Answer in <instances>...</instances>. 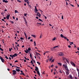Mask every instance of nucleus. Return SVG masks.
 <instances>
[{"mask_svg":"<svg viewBox=\"0 0 79 79\" xmlns=\"http://www.w3.org/2000/svg\"><path fill=\"white\" fill-rule=\"evenodd\" d=\"M58 64L60 65V66H62V64L61 63H58Z\"/></svg>","mask_w":79,"mask_h":79,"instance_id":"a878e982","label":"nucleus"},{"mask_svg":"<svg viewBox=\"0 0 79 79\" xmlns=\"http://www.w3.org/2000/svg\"><path fill=\"white\" fill-rule=\"evenodd\" d=\"M56 40V37H55L54 38H53L52 40L54 41Z\"/></svg>","mask_w":79,"mask_h":79,"instance_id":"412c9836","label":"nucleus"},{"mask_svg":"<svg viewBox=\"0 0 79 79\" xmlns=\"http://www.w3.org/2000/svg\"><path fill=\"white\" fill-rule=\"evenodd\" d=\"M12 72H13L12 73L13 75H15L16 74V71L15 70H13L12 71Z\"/></svg>","mask_w":79,"mask_h":79,"instance_id":"7ed1b4c3","label":"nucleus"},{"mask_svg":"<svg viewBox=\"0 0 79 79\" xmlns=\"http://www.w3.org/2000/svg\"><path fill=\"white\" fill-rule=\"evenodd\" d=\"M0 50H1V51H3V49L2 48H0Z\"/></svg>","mask_w":79,"mask_h":79,"instance_id":"e433bc0d","label":"nucleus"},{"mask_svg":"<svg viewBox=\"0 0 79 79\" xmlns=\"http://www.w3.org/2000/svg\"><path fill=\"white\" fill-rule=\"evenodd\" d=\"M59 72L60 73H61V74H62V72L61 71V70H60Z\"/></svg>","mask_w":79,"mask_h":79,"instance_id":"b1692460","label":"nucleus"},{"mask_svg":"<svg viewBox=\"0 0 79 79\" xmlns=\"http://www.w3.org/2000/svg\"><path fill=\"white\" fill-rule=\"evenodd\" d=\"M64 68L67 71H69V69H68V67H67V65H66L65 66H64Z\"/></svg>","mask_w":79,"mask_h":79,"instance_id":"39448f33","label":"nucleus"},{"mask_svg":"<svg viewBox=\"0 0 79 79\" xmlns=\"http://www.w3.org/2000/svg\"><path fill=\"white\" fill-rule=\"evenodd\" d=\"M68 47L69 48H71V46H70V45H68Z\"/></svg>","mask_w":79,"mask_h":79,"instance_id":"864d4df0","label":"nucleus"},{"mask_svg":"<svg viewBox=\"0 0 79 79\" xmlns=\"http://www.w3.org/2000/svg\"><path fill=\"white\" fill-rule=\"evenodd\" d=\"M0 59L2 63H4V62L5 61V59H3V57H1V56H0Z\"/></svg>","mask_w":79,"mask_h":79,"instance_id":"f03ea898","label":"nucleus"},{"mask_svg":"<svg viewBox=\"0 0 79 79\" xmlns=\"http://www.w3.org/2000/svg\"><path fill=\"white\" fill-rule=\"evenodd\" d=\"M27 3L28 4V5H29V3H30V2H29V1H27Z\"/></svg>","mask_w":79,"mask_h":79,"instance_id":"4c0bfd02","label":"nucleus"},{"mask_svg":"<svg viewBox=\"0 0 79 79\" xmlns=\"http://www.w3.org/2000/svg\"><path fill=\"white\" fill-rule=\"evenodd\" d=\"M16 71H17V72H19L20 71V70L19 69H16Z\"/></svg>","mask_w":79,"mask_h":79,"instance_id":"4468645a","label":"nucleus"},{"mask_svg":"<svg viewBox=\"0 0 79 79\" xmlns=\"http://www.w3.org/2000/svg\"><path fill=\"white\" fill-rule=\"evenodd\" d=\"M64 39H66L67 40V41H68L69 40V39H68L66 37H64Z\"/></svg>","mask_w":79,"mask_h":79,"instance_id":"6ab92c4d","label":"nucleus"},{"mask_svg":"<svg viewBox=\"0 0 79 79\" xmlns=\"http://www.w3.org/2000/svg\"><path fill=\"white\" fill-rule=\"evenodd\" d=\"M70 43V44H73V42H69Z\"/></svg>","mask_w":79,"mask_h":79,"instance_id":"052dcab7","label":"nucleus"},{"mask_svg":"<svg viewBox=\"0 0 79 79\" xmlns=\"http://www.w3.org/2000/svg\"><path fill=\"white\" fill-rule=\"evenodd\" d=\"M17 2H19V3H21V1H19V0H17Z\"/></svg>","mask_w":79,"mask_h":79,"instance_id":"c85d7f7f","label":"nucleus"},{"mask_svg":"<svg viewBox=\"0 0 79 79\" xmlns=\"http://www.w3.org/2000/svg\"><path fill=\"white\" fill-rule=\"evenodd\" d=\"M53 59V57H51V59L49 60V61H52V60Z\"/></svg>","mask_w":79,"mask_h":79,"instance_id":"aec40b11","label":"nucleus"},{"mask_svg":"<svg viewBox=\"0 0 79 79\" xmlns=\"http://www.w3.org/2000/svg\"><path fill=\"white\" fill-rule=\"evenodd\" d=\"M31 49L30 48H28V51H31Z\"/></svg>","mask_w":79,"mask_h":79,"instance_id":"7c9ffc66","label":"nucleus"},{"mask_svg":"<svg viewBox=\"0 0 79 79\" xmlns=\"http://www.w3.org/2000/svg\"><path fill=\"white\" fill-rule=\"evenodd\" d=\"M30 41H31V42H33V40H32L31 39V40H30Z\"/></svg>","mask_w":79,"mask_h":79,"instance_id":"0e129e2a","label":"nucleus"},{"mask_svg":"<svg viewBox=\"0 0 79 79\" xmlns=\"http://www.w3.org/2000/svg\"><path fill=\"white\" fill-rule=\"evenodd\" d=\"M69 77L71 79H73V76H72L71 75H69Z\"/></svg>","mask_w":79,"mask_h":79,"instance_id":"f8f14e48","label":"nucleus"},{"mask_svg":"<svg viewBox=\"0 0 79 79\" xmlns=\"http://www.w3.org/2000/svg\"><path fill=\"white\" fill-rule=\"evenodd\" d=\"M65 73H66V74H67V75H69V71H66Z\"/></svg>","mask_w":79,"mask_h":79,"instance_id":"ddd939ff","label":"nucleus"},{"mask_svg":"<svg viewBox=\"0 0 79 79\" xmlns=\"http://www.w3.org/2000/svg\"><path fill=\"white\" fill-rule=\"evenodd\" d=\"M57 47H58V46H54V47H53V48H56Z\"/></svg>","mask_w":79,"mask_h":79,"instance_id":"4be33fe9","label":"nucleus"},{"mask_svg":"<svg viewBox=\"0 0 79 79\" xmlns=\"http://www.w3.org/2000/svg\"><path fill=\"white\" fill-rule=\"evenodd\" d=\"M31 36H32V37H35V35H31Z\"/></svg>","mask_w":79,"mask_h":79,"instance_id":"a211bd4d","label":"nucleus"},{"mask_svg":"<svg viewBox=\"0 0 79 79\" xmlns=\"http://www.w3.org/2000/svg\"><path fill=\"white\" fill-rule=\"evenodd\" d=\"M10 15H7L6 16V18L7 19H8L10 18Z\"/></svg>","mask_w":79,"mask_h":79,"instance_id":"423d86ee","label":"nucleus"},{"mask_svg":"<svg viewBox=\"0 0 79 79\" xmlns=\"http://www.w3.org/2000/svg\"><path fill=\"white\" fill-rule=\"evenodd\" d=\"M34 45L35 46H36V43H35V41L34 42Z\"/></svg>","mask_w":79,"mask_h":79,"instance_id":"cd10ccee","label":"nucleus"},{"mask_svg":"<svg viewBox=\"0 0 79 79\" xmlns=\"http://www.w3.org/2000/svg\"><path fill=\"white\" fill-rule=\"evenodd\" d=\"M78 77H79V72H78Z\"/></svg>","mask_w":79,"mask_h":79,"instance_id":"338daca9","label":"nucleus"},{"mask_svg":"<svg viewBox=\"0 0 79 79\" xmlns=\"http://www.w3.org/2000/svg\"><path fill=\"white\" fill-rule=\"evenodd\" d=\"M53 64L51 66V68H53Z\"/></svg>","mask_w":79,"mask_h":79,"instance_id":"680f3d73","label":"nucleus"},{"mask_svg":"<svg viewBox=\"0 0 79 79\" xmlns=\"http://www.w3.org/2000/svg\"><path fill=\"white\" fill-rule=\"evenodd\" d=\"M25 2H28L29 0H24Z\"/></svg>","mask_w":79,"mask_h":79,"instance_id":"f704fd0d","label":"nucleus"},{"mask_svg":"<svg viewBox=\"0 0 79 79\" xmlns=\"http://www.w3.org/2000/svg\"><path fill=\"white\" fill-rule=\"evenodd\" d=\"M35 71H38V70H39V68H38V67H37L35 66Z\"/></svg>","mask_w":79,"mask_h":79,"instance_id":"6e6552de","label":"nucleus"},{"mask_svg":"<svg viewBox=\"0 0 79 79\" xmlns=\"http://www.w3.org/2000/svg\"><path fill=\"white\" fill-rule=\"evenodd\" d=\"M28 6H29V7L30 8H31V5L28 4Z\"/></svg>","mask_w":79,"mask_h":79,"instance_id":"72a5a7b5","label":"nucleus"},{"mask_svg":"<svg viewBox=\"0 0 79 79\" xmlns=\"http://www.w3.org/2000/svg\"><path fill=\"white\" fill-rule=\"evenodd\" d=\"M17 55L18 54H17L15 53L14 55H13V56H14V57H15V56H17Z\"/></svg>","mask_w":79,"mask_h":79,"instance_id":"9b49d317","label":"nucleus"},{"mask_svg":"<svg viewBox=\"0 0 79 79\" xmlns=\"http://www.w3.org/2000/svg\"><path fill=\"white\" fill-rule=\"evenodd\" d=\"M25 24H27V21H25Z\"/></svg>","mask_w":79,"mask_h":79,"instance_id":"de8ad7c7","label":"nucleus"},{"mask_svg":"<svg viewBox=\"0 0 79 79\" xmlns=\"http://www.w3.org/2000/svg\"><path fill=\"white\" fill-rule=\"evenodd\" d=\"M66 61V62H67V63H68V62H69V61H68V60L67 59H65Z\"/></svg>","mask_w":79,"mask_h":79,"instance_id":"393cba45","label":"nucleus"},{"mask_svg":"<svg viewBox=\"0 0 79 79\" xmlns=\"http://www.w3.org/2000/svg\"><path fill=\"white\" fill-rule=\"evenodd\" d=\"M42 35L41 34L40 35V39H41V38H42Z\"/></svg>","mask_w":79,"mask_h":79,"instance_id":"ea45409f","label":"nucleus"},{"mask_svg":"<svg viewBox=\"0 0 79 79\" xmlns=\"http://www.w3.org/2000/svg\"><path fill=\"white\" fill-rule=\"evenodd\" d=\"M37 63L38 64H39V65H40V63H39V62H37Z\"/></svg>","mask_w":79,"mask_h":79,"instance_id":"a19ab883","label":"nucleus"},{"mask_svg":"<svg viewBox=\"0 0 79 79\" xmlns=\"http://www.w3.org/2000/svg\"><path fill=\"white\" fill-rule=\"evenodd\" d=\"M30 58H31V59H32V54L31 53H30Z\"/></svg>","mask_w":79,"mask_h":79,"instance_id":"5701e85b","label":"nucleus"},{"mask_svg":"<svg viewBox=\"0 0 79 79\" xmlns=\"http://www.w3.org/2000/svg\"><path fill=\"white\" fill-rule=\"evenodd\" d=\"M10 57H12V59H13V57H14V56H13V55L12 56V55H10Z\"/></svg>","mask_w":79,"mask_h":79,"instance_id":"f3484780","label":"nucleus"},{"mask_svg":"<svg viewBox=\"0 0 79 79\" xmlns=\"http://www.w3.org/2000/svg\"><path fill=\"white\" fill-rule=\"evenodd\" d=\"M70 5H71V6H73V7H74V6L71 4H70Z\"/></svg>","mask_w":79,"mask_h":79,"instance_id":"09e8293b","label":"nucleus"},{"mask_svg":"<svg viewBox=\"0 0 79 79\" xmlns=\"http://www.w3.org/2000/svg\"><path fill=\"white\" fill-rule=\"evenodd\" d=\"M37 72V74H39L40 73L39 72V71H38V70L36 71Z\"/></svg>","mask_w":79,"mask_h":79,"instance_id":"37998d69","label":"nucleus"},{"mask_svg":"<svg viewBox=\"0 0 79 79\" xmlns=\"http://www.w3.org/2000/svg\"><path fill=\"white\" fill-rule=\"evenodd\" d=\"M23 18H24V21H26V19L25 18V17H23Z\"/></svg>","mask_w":79,"mask_h":79,"instance_id":"473e14b6","label":"nucleus"},{"mask_svg":"<svg viewBox=\"0 0 79 79\" xmlns=\"http://www.w3.org/2000/svg\"><path fill=\"white\" fill-rule=\"evenodd\" d=\"M60 36L61 37H62V38H64V37H64V36H63V35L62 34H61L60 35Z\"/></svg>","mask_w":79,"mask_h":79,"instance_id":"2eb2a0df","label":"nucleus"},{"mask_svg":"<svg viewBox=\"0 0 79 79\" xmlns=\"http://www.w3.org/2000/svg\"><path fill=\"white\" fill-rule=\"evenodd\" d=\"M1 14L2 15H3V16H4V13L3 12L1 13Z\"/></svg>","mask_w":79,"mask_h":79,"instance_id":"79ce46f5","label":"nucleus"},{"mask_svg":"<svg viewBox=\"0 0 79 79\" xmlns=\"http://www.w3.org/2000/svg\"><path fill=\"white\" fill-rule=\"evenodd\" d=\"M17 62H18V60H15V63H16Z\"/></svg>","mask_w":79,"mask_h":79,"instance_id":"5fc2aeb1","label":"nucleus"},{"mask_svg":"<svg viewBox=\"0 0 79 79\" xmlns=\"http://www.w3.org/2000/svg\"><path fill=\"white\" fill-rule=\"evenodd\" d=\"M38 58L39 59H40V57L39 56H38Z\"/></svg>","mask_w":79,"mask_h":79,"instance_id":"69168bd1","label":"nucleus"},{"mask_svg":"<svg viewBox=\"0 0 79 79\" xmlns=\"http://www.w3.org/2000/svg\"><path fill=\"white\" fill-rule=\"evenodd\" d=\"M51 50H52V51H53V48H52L51 49Z\"/></svg>","mask_w":79,"mask_h":79,"instance_id":"13d9d810","label":"nucleus"},{"mask_svg":"<svg viewBox=\"0 0 79 79\" xmlns=\"http://www.w3.org/2000/svg\"><path fill=\"white\" fill-rule=\"evenodd\" d=\"M70 63L72 65V66H73L74 67H76V65L72 61L70 62Z\"/></svg>","mask_w":79,"mask_h":79,"instance_id":"20e7f679","label":"nucleus"},{"mask_svg":"<svg viewBox=\"0 0 79 79\" xmlns=\"http://www.w3.org/2000/svg\"><path fill=\"white\" fill-rule=\"evenodd\" d=\"M77 71H78V72H79V69H77Z\"/></svg>","mask_w":79,"mask_h":79,"instance_id":"49530a36","label":"nucleus"},{"mask_svg":"<svg viewBox=\"0 0 79 79\" xmlns=\"http://www.w3.org/2000/svg\"><path fill=\"white\" fill-rule=\"evenodd\" d=\"M26 15H27V14H24V16H26Z\"/></svg>","mask_w":79,"mask_h":79,"instance_id":"a18cd8bd","label":"nucleus"},{"mask_svg":"<svg viewBox=\"0 0 79 79\" xmlns=\"http://www.w3.org/2000/svg\"><path fill=\"white\" fill-rule=\"evenodd\" d=\"M10 22H11V23H12V24H14V22L13 21H9Z\"/></svg>","mask_w":79,"mask_h":79,"instance_id":"c9c22d12","label":"nucleus"},{"mask_svg":"<svg viewBox=\"0 0 79 79\" xmlns=\"http://www.w3.org/2000/svg\"><path fill=\"white\" fill-rule=\"evenodd\" d=\"M11 50L10 48H9V52H11Z\"/></svg>","mask_w":79,"mask_h":79,"instance_id":"3c124183","label":"nucleus"},{"mask_svg":"<svg viewBox=\"0 0 79 79\" xmlns=\"http://www.w3.org/2000/svg\"><path fill=\"white\" fill-rule=\"evenodd\" d=\"M31 39V37H29L28 38V40H29V39Z\"/></svg>","mask_w":79,"mask_h":79,"instance_id":"6e6d98bb","label":"nucleus"},{"mask_svg":"<svg viewBox=\"0 0 79 79\" xmlns=\"http://www.w3.org/2000/svg\"><path fill=\"white\" fill-rule=\"evenodd\" d=\"M3 2H5V3H8V1L7 0L6 1L5 0H2Z\"/></svg>","mask_w":79,"mask_h":79,"instance_id":"1a4fd4ad","label":"nucleus"},{"mask_svg":"<svg viewBox=\"0 0 79 79\" xmlns=\"http://www.w3.org/2000/svg\"><path fill=\"white\" fill-rule=\"evenodd\" d=\"M20 39L21 40H24V38H23V37H21Z\"/></svg>","mask_w":79,"mask_h":79,"instance_id":"58836bf2","label":"nucleus"},{"mask_svg":"<svg viewBox=\"0 0 79 79\" xmlns=\"http://www.w3.org/2000/svg\"><path fill=\"white\" fill-rule=\"evenodd\" d=\"M5 58H6V59L7 60H8V57H7V56H5Z\"/></svg>","mask_w":79,"mask_h":79,"instance_id":"2f4dec72","label":"nucleus"},{"mask_svg":"<svg viewBox=\"0 0 79 79\" xmlns=\"http://www.w3.org/2000/svg\"><path fill=\"white\" fill-rule=\"evenodd\" d=\"M14 66L15 67H16V68H18V69H20V67H17V66H14V65H13V66H12V68H13V67H14Z\"/></svg>","mask_w":79,"mask_h":79,"instance_id":"9d476101","label":"nucleus"},{"mask_svg":"<svg viewBox=\"0 0 79 79\" xmlns=\"http://www.w3.org/2000/svg\"><path fill=\"white\" fill-rule=\"evenodd\" d=\"M24 5L25 6H26V3L24 4Z\"/></svg>","mask_w":79,"mask_h":79,"instance_id":"774afa93","label":"nucleus"},{"mask_svg":"<svg viewBox=\"0 0 79 79\" xmlns=\"http://www.w3.org/2000/svg\"><path fill=\"white\" fill-rule=\"evenodd\" d=\"M37 24H40V25H41V23H37Z\"/></svg>","mask_w":79,"mask_h":79,"instance_id":"8fccbe9b","label":"nucleus"},{"mask_svg":"<svg viewBox=\"0 0 79 79\" xmlns=\"http://www.w3.org/2000/svg\"><path fill=\"white\" fill-rule=\"evenodd\" d=\"M39 20L40 21H41V22H43V20H42V19H39Z\"/></svg>","mask_w":79,"mask_h":79,"instance_id":"bb28decb","label":"nucleus"},{"mask_svg":"<svg viewBox=\"0 0 79 79\" xmlns=\"http://www.w3.org/2000/svg\"><path fill=\"white\" fill-rule=\"evenodd\" d=\"M62 19H63V15H62Z\"/></svg>","mask_w":79,"mask_h":79,"instance_id":"4d7b16f0","label":"nucleus"},{"mask_svg":"<svg viewBox=\"0 0 79 79\" xmlns=\"http://www.w3.org/2000/svg\"><path fill=\"white\" fill-rule=\"evenodd\" d=\"M15 35H16V37H17V36H18V35H17V33L15 34Z\"/></svg>","mask_w":79,"mask_h":79,"instance_id":"bf43d9fd","label":"nucleus"},{"mask_svg":"<svg viewBox=\"0 0 79 79\" xmlns=\"http://www.w3.org/2000/svg\"><path fill=\"white\" fill-rule=\"evenodd\" d=\"M15 13H18V11H17V10H15Z\"/></svg>","mask_w":79,"mask_h":79,"instance_id":"c03bdc74","label":"nucleus"},{"mask_svg":"<svg viewBox=\"0 0 79 79\" xmlns=\"http://www.w3.org/2000/svg\"><path fill=\"white\" fill-rule=\"evenodd\" d=\"M55 60L54 59H53L52 61H51V63H52V62H54V60Z\"/></svg>","mask_w":79,"mask_h":79,"instance_id":"c756f323","label":"nucleus"},{"mask_svg":"<svg viewBox=\"0 0 79 79\" xmlns=\"http://www.w3.org/2000/svg\"><path fill=\"white\" fill-rule=\"evenodd\" d=\"M35 11H36L37 14H38V13L39 14V18H40L41 17L40 14L39 12V11H38V10H37V7H36V6H35Z\"/></svg>","mask_w":79,"mask_h":79,"instance_id":"f257e3e1","label":"nucleus"},{"mask_svg":"<svg viewBox=\"0 0 79 79\" xmlns=\"http://www.w3.org/2000/svg\"><path fill=\"white\" fill-rule=\"evenodd\" d=\"M59 56H64V54H63L62 52H60V53L59 54Z\"/></svg>","mask_w":79,"mask_h":79,"instance_id":"0eeeda50","label":"nucleus"},{"mask_svg":"<svg viewBox=\"0 0 79 79\" xmlns=\"http://www.w3.org/2000/svg\"><path fill=\"white\" fill-rule=\"evenodd\" d=\"M24 34L25 35H27L26 34V33H25V32H24Z\"/></svg>","mask_w":79,"mask_h":79,"instance_id":"603ef678","label":"nucleus"},{"mask_svg":"<svg viewBox=\"0 0 79 79\" xmlns=\"http://www.w3.org/2000/svg\"><path fill=\"white\" fill-rule=\"evenodd\" d=\"M37 15L39 17V14L38 13V14H37Z\"/></svg>","mask_w":79,"mask_h":79,"instance_id":"e2e57ef3","label":"nucleus"},{"mask_svg":"<svg viewBox=\"0 0 79 79\" xmlns=\"http://www.w3.org/2000/svg\"><path fill=\"white\" fill-rule=\"evenodd\" d=\"M25 52L26 53H28V52H29V51L28 50H27V51L26 50H25Z\"/></svg>","mask_w":79,"mask_h":79,"instance_id":"dca6fc26","label":"nucleus"}]
</instances>
